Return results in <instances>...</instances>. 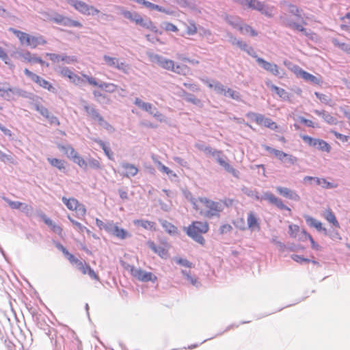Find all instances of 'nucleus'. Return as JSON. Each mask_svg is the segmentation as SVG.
Segmentation results:
<instances>
[{
    "mask_svg": "<svg viewBox=\"0 0 350 350\" xmlns=\"http://www.w3.org/2000/svg\"><path fill=\"white\" fill-rule=\"evenodd\" d=\"M21 57L24 62L27 63H39L40 64H44V63L40 57H36L29 51H26L21 54Z\"/></svg>",
    "mask_w": 350,
    "mask_h": 350,
    "instance_id": "obj_24",
    "label": "nucleus"
},
{
    "mask_svg": "<svg viewBox=\"0 0 350 350\" xmlns=\"http://www.w3.org/2000/svg\"><path fill=\"white\" fill-rule=\"evenodd\" d=\"M46 43V41L42 36H33L29 35L25 45L31 48H36L38 45H44Z\"/></svg>",
    "mask_w": 350,
    "mask_h": 350,
    "instance_id": "obj_19",
    "label": "nucleus"
},
{
    "mask_svg": "<svg viewBox=\"0 0 350 350\" xmlns=\"http://www.w3.org/2000/svg\"><path fill=\"white\" fill-rule=\"evenodd\" d=\"M315 95L323 103L330 104L332 102V99L329 95L320 94L318 92H315Z\"/></svg>",
    "mask_w": 350,
    "mask_h": 350,
    "instance_id": "obj_55",
    "label": "nucleus"
},
{
    "mask_svg": "<svg viewBox=\"0 0 350 350\" xmlns=\"http://www.w3.org/2000/svg\"><path fill=\"white\" fill-rule=\"evenodd\" d=\"M72 161L77 163L79 167L85 168L88 165L87 162L83 159L82 157L76 151L73 155L70 157Z\"/></svg>",
    "mask_w": 350,
    "mask_h": 350,
    "instance_id": "obj_40",
    "label": "nucleus"
},
{
    "mask_svg": "<svg viewBox=\"0 0 350 350\" xmlns=\"http://www.w3.org/2000/svg\"><path fill=\"white\" fill-rule=\"evenodd\" d=\"M135 23L152 31L157 32L158 31L157 27L150 19L145 21L139 14L135 18Z\"/></svg>",
    "mask_w": 350,
    "mask_h": 350,
    "instance_id": "obj_20",
    "label": "nucleus"
},
{
    "mask_svg": "<svg viewBox=\"0 0 350 350\" xmlns=\"http://www.w3.org/2000/svg\"><path fill=\"white\" fill-rule=\"evenodd\" d=\"M58 148L63 151L64 154L70 159L76 152V150L70 146L59 145Z\"/></svg>",
    "mask_w": 350,
    "mask_h": 350,
    "instance_id": "obj_43",
    "label": "nucleus"
},
{
    "mask_svg": "<svg viewBox=\"0 0 350 350\" xmlns=\"http://www.w3.org/2000/svg\"><path fill=\"white\" fill-rule=\"evenodd\" d=\"M88 163L90 166L94 169H100L101 165L98 160L95 159H91L89 160Z\"/></svg>",
    "mask_w": 350,
    "mask_h": 350,
    "instance_id": "obj_63",
    "label": "nucleus"
},
{
    "mask_svg": "<svg viewBox=\"0 0 350 350\" xmlns=\"http://www.w3.org/2000/svg\"><path fill=\"white\" fill-rule=\"evenodd\" d=\"M14 90L9 86L8 83H5L3 87L0 86V96L10 100L14 98Z\"/></svg>",
    "mask_w": 350,
    "mask_h": 350,
    "instance_id": "obj_26",
    "label": "nucleus"
},
{
    "mask_svg": "<svg viewBox=\"0 0 350 350\" xmlns=\"http://www.w3.org/2000/svg\"><path fill=\"white\" fill-rule=\"evenodd\" d=\"M227 22L233 27H238L240 18L237 16H228L226 18Z\"/></svg>",
    "mask_w": 350,
    "mask_h": 350,
    "instance_id": "obj_56",
    "label": "nucleus"
},
{
    "mask_svg": "<svg viewBox=\"0 0 350 350\" xmlns=\"http://www.w3.org/2000/svg\"><path fill=\"white\" fill-rule=\"evenodd\" d=\"M217 162L219 163V165L224 167L227 172L231 173L234 176H238L239 172L236 170L234 168H233L228 162H226L222 158H218Z\"/></svg>",
    "mask_w": 350,
    "mask_h": 350,
    "instance_id": "obj_33",
    "label": "nucleus"
},
{
    "mask_svg": "<svg viewBox=\"0 0 350 350\" xmlns=\"http://www.w3.org/2000/svg\"><path fill=\"white\" fill-rule=\"evenodd\" d=\"M121 167L124 170V176L128 178L135 176L139 172L135 165L129 163H122Z\"/></svg>",
    "mask_w": 350,
    "mask_h": 350,
    "instance_id": "obj_22",
    "label": "nucleus"
},
{
    "mask_svg": "<svg viewBox=\"0 0 350 350\" xmlns=\"http://www.w3.org/2000/svg\"><path fill=\"white\" fill-rule=\"evenodd\" d=\"M224 96L230 97L234 100H239L240 99V94L231 89V88H226V94H224Z\"/></svg>",
    "mask_w": 350,
    "mask_h": 350,
    "instance_id": "obj_47",
    "label": "nucleus"
},
{
    "mask_svg": "<svg viewBox=\"0 0 350 350\" xmlns=\"http://www.w3.org/2000/svg\"><path fill=\"white\" fill-rule=\"evenodd\" d=\"M276 190L279 194L285 198L295 201H299L300 200L299 196L295 191L287 187H278Z\"/></svg>",
    "mask_w": 350,
    "mask_h": 350,
    "instance_id": "obj_18",
    "label": "nucleus"
},
{
    "mask_svg": "<svg viewBox=\"0 0 350 350\" xmlns=\"http://www.w3.org/2000/svg\"><path fill=\"white\" fill-rule=\"evenodd\" d=\"M295 73L299 76H300L303 79L307 81H310L314 84H320L321 83V80L317 77L310 74L309 72L302 70L299 67H296L295 69Z\"/></svg>",
    "mask_w": 350,
    "mask_h": 350,
    "instance_id": "obj_15",
    "label": "nucleus"
},
{
    "mask_svg": "<svg viewBox=\"0 0 350 350\" xmlns=\"http://www.w3.org/2000/svg\"><path fill=\"white\" fill-rule=\"evenodd\" d=\"M189 68L187 65L174 64L172 72H174L178 75H186L187 73L189 72Z\"/></svg>",
    "mask_w": 350,
    "mask_h": 350,
    "instance_id": "obj_38",
    "label": "nucleus"
},
{
    "mask_svg": "<svg viewBox=\"0 0 350 350\" xmlns=\"http://www.w3.org/2000/svg\"><path fill=\"white\" fill-rule=\"evenodd\" d=\"M247 227L252 230H259L260 228L259 219L256 213L250 211L247 217Z\"/></svg>",
    "mask_w": 350,
    "mask_h": 350,
    "instance_id": "obj_16",
    "label": "nucleus"
},
{
    "mask_svg": "<svg viewBox=\"0 0 350 350\" xmlns=\"http://www.w3.org/2000/svg\"><path fill=\"white\" fill-rule=\"evenodd\" d=\"M301 138L305 143L312 147H316L319 140V139L312 138L308 135H303Z\"/></svg>",
    "mask_w": 350,
    "mask_h": 350,
    "instance_id": "obj_48",
    "label": "nucleus"
},
{
    "mask_svg": "<svg viewBox=\"0 0 350 350\" xmlns=\"http://www.w3.org/2000/svg\"><path fill=\"white\" fill-rule=\"evenodd\" d=\"M256 62L260 64L265 70L270 72L273 75H278L280 74L279 67L276 64L268 62L261 57H257Z\"/></svg>",
    "mask_w": 350,
    "mask_h": 350,
    "instance_id": "obj_17",
    "label": "nucleus"
},
{
    "mask_svg": "<svg viewBox=\"0 0 350 350\" xmlns=\"http://www.w3.org/2000/svg\"><path fill=\"white\" fill-rule=\"evenodd\" d=\"M238 29L243 34L250 33L252 36H256L258 35L257 31L252 27L246 24L239 25Z\"/></svg>",
    "mask_w": 350,
    "mask_h": 350,
    "instance_id": "obj_37",
    "label": "nucleus"
},
{
    "mask_svg": "<svg viewBox=\"0 0 350 350\" xmlns=\"http://www.w3.org/2000/svg\"><path fill=\"white\" fill-rule=\"evenodd\" d=\"M107 232L115 236L120 239H124L130 237V234L126 230L118 227L113 221H109V225L107 226Z\"/></svg>",
    "mask_w": 350,
    "mask_h": 350,
    "instance_id": "obj_11",
    "label": "nucleus"
},
{
    "mask_svg": "<svg viewBox=\"0 0 350 350\" xmlns=\"http://www.w3.org/2000/svg\"><path fill=\"white\" fill-rule=\"evenodd\" d=\"M247 116L250 118L251 121L256 122L261 126H265L271 130L278 129V125L275 122L270 118H265L261 114L249 113Z\"/></svg>",
    "mask_w": 350,
    "mask_h": 350,
    "instance_id": "obj_5",
    "label": "nucleus"
},
{
    "mask_svg": "<svg viewBox=\"0 0 350 350\" xmlns=\"http://www.w3.org/2000/svg\"><path fill=\"white\" fill-rule=\"evenodd\" d=\"M47 161L53 166L59 170H64L66 168V162L64 160L57 158H48Z\"/></svg>",
    "mask_w": 350,
    "mask_h": 350,
    "instance_id": "obj_30",
    "label": "nucleus"
},
{
    "mask_svg": "<svg viewBox=\"0 0 350 350\" xmlns=\"http://www.w3.org/2000/svg\"><path fill=\"white\" fill-rule=\"evenodd\" d=\"M157 163L159 170L161 171L162 172L165 173L166 174L172 176L173 177L176 176V174L175 173H174L170 168L162 164L161 162L157 161Z\"/></svg>",
    "mask_w": 350,
    "mask_h": 350,
    "instance_id": "obj_50",
    "label": "nucleus"
},
{
    "mask_svg": "<svg viewBox=\"0 0 350 350\" xmlns=\"http://www.w3.org/2000/svg\"><path fill=\"white\" fill-rule=\"evenodd\" d=\"M103 58L105 63L108 66L115 67L118 70L124 71V72H127L129 66L124 62L119 63L118 59L111 57L108 55H104Z\"/></svg>",
    "mask_w": 350,
    "mask_h": 350,
    "instance_id": "obj_14",
    "label": "nucleus"
},
{
    "mask_svg": "<svg viewBox=\"0 0 350 350\" xmlns=\"http://www.w3.org/2000/svg\"><path fill=\"white\" fill-rule=\"evenodd\" d=\"M270 88L271 90L274 91L280 97L284 99L288 98V93L284 89L274 85H271Z\"/></svg>",
    "mask_w": 350,
    "mask_h": 350,
    "instance_id": "obj_46",
    "label": "nucleus"
},
{
    "mask_svg": "<svg viewBox=\"0 0 350 350\" xmlns=\"http://www.w3.org/2000/svg\"><path fill=\"white\" fill-rule=\"evenodd\" d=\"M175 62L173 60L161 58L159 60V64L163 68L172 71Z\"/></svg>",
    "mask_w": 350,
    "mask_h": 350,
    "instance_id": "obj_39",
    "label": "nucleus"
},
{
    "mask_svg": "<svg viewBox=\"0 0 350 350\" xmlns=\"http://www.w3.org/2000/svg\"><path fill=\"white\" fill-rule=\"evenodd\" d=\"M320 115H322L325 120L330 124H336L337 123L336 118L332 116L328 113H325V111H323L320 113Z\"/></svg>",
    "mask_w": 350,
    "mask_h": 350,
    "instance_id": "obj_54",
    "label": "nucleus"
},
{
    "mask_svg": "<svg viewBox=\"0 0 350 350\" xmlns=\"http://www.w3.org/2000/svg\"><path fill=\"white\" fill-rule=\"evenodd\" d=\"M62 200L67 208L76 213L79 217H84L86 215L87 210L85 205L81 203L75 198L62 197Z\"/></svg>",
    "mask_w": 350,
    "mask_h": 350,
    "instance_id": "obj_3",
    "label": "nucleus"
},
{
    "mask_svg": "<svg viewBox=\"0 0 350 350\" xmlns=\"http://www.w3.org/2000/svg\"><path fill=\"white\" fill-rule=\"evenodd\" d=\"M306 220L307 224L310 226L315 228L317 230H319V231L322 230H325V229L323 228L322 223L321 221H318L317 219H316L312 217L307 216L306 217Z\"/></svg>",
    "mask_w": 350,
    "mask_h": 350,
    "instance_id": "obj_34",
    "label": "nucleus"
},
{
    "mask_svg": "<svg viewBox=\"0 0 350 350\" xmlns=\"http://www.w3.org/2000/svg\"><path fill=\"white\" fill-rule=\"evenodd\" d=\"M96 142L101 146L107 157L110 160H113V152H111L110 148L108 146H107L104 142L101 140H96Z\"/></svg>",
    "mask_w": 350,
    "mask_h": 350,
    "instance_id": "obj_44",
    "label": "nucleus"
},
{
    "mask_svg": "<svg viewBox=\"0 0 350 350\" xmlns=\"http://www.w3.org/2000/svg\"><path fill=\"white\" fill-rule=\"evenodd\" d=\"M288 229L289 235L292 238H295L297 236L299 232L300 231L299 227L295 224L289 225Z\"/></svg>",
    "mask_w": 350,
    "mask_h": 350,
    "instance_id": "obj_53",
    "label": "nucleus"
},
{
    "mask_svg": "<svg viewBox=\"0 0 350 350\" xmlns=\"http://www.w3.org/2000/svg\"><path fill=\"white\" fill-rule=\"evenodd\" d=\"M165 29L166 31H170L174 32H176L178 30L177 27L171 23H165Z\"/></svg>",
    "mask_w": 350,
    "mask_h": 350,
    "instance_id": "obj_64",
    "label": "nucleus"
},
{
    "mask_svg": "<svg viewBox=\"0 0 350 350\" xmlns=\"http://www.w3.org/2000/svg\"><path fill=\"white\" fill-rule=\"evenodd\" d=\"M66 2L77 12L83 15H94L100 12V11L93 5H88L81 0H66Z\"/></svg>",
    "mask_w": 350,
    "mask_h": 350,
    "instance_id": "obj_4",
    "label": "nucleus"
},
{
    "mask_svg": "<svg viewBox=\"0 0 350 350\" xmlns=\"http://www.w3.org/2000/svg\"><path fill=\"white\" fill-rule=\"evenodd\" d=\"M183 273L193 286H198L199 284V282L196 278L191 276L189 273H187L186 271H183Z\"/></svg>",
    "mask_w": 350,
    "mask_h": 350,
    "instance_id": "obj_61",
    "label": "nucleus"
},
{
    "mask_svg": "<svg viewBox=\"0 0 350 350\" xmlns=\"http://www.w3.org/2000/svg\"><path fill=\"white\" fill-rule=\"evenodd\" d=\"M241 3L249 8L258 10L269 17L272 16L271 10H264L265 3L258 0H242Z\"/></svg>",
    "mask_w": 350,
    "mask_h": 350,
    "instance_id": "obj_8",
    "label": "nucleus"
},
{
    "mask_svg": "<svg viewBox=\"0 0 350 350\" xmlns=\"http://www.w3.org/2000/svg\"><path fill=\"white\" fill-rule=\"evenodd\" d=\"M147 245L150 248L155 254L159 255L163 258H166L168 256L169 245L167 242L163 241L160 245H157L153 241H147Z\"/></svg>",
    "mask_w": 350,
    "mask_h": 350,
    "instance_id": "obj_7",
    "label": "nucleus"
},
{
    "mask_svg": "<svg viewBox=\"0 0 350 350\" xmlns=\"http://www.w3.org/2000/svg\"><path fill=\"white\" fill-rule=\"evenodd\" d=\"M286 25L293 29H295V30L301 31V32L306 31V29L303 26H301L299 24H297L294 22H292V21H288Z\"/></svg>",
    "mask_w": 350,
    "mask_h": 350,
    "instance_id": "obj_58",
    "label": "nucleus"
},
{
    "mask_svg": "<svg viewBox=\"0 0 350 350\" xmlns=\"http://www.w3.org/2000/svg\"><path fill=\"white\" fill-rule=\"evenodd\" d=\"M262 198L267 200L270 204L275 205L279 209L286 210L289 212L291 211V208L286 206L281 199L278 198L271 193H265Z\"/></svg>",
    "mask_w": 350,
    "mask_h": 350,
    "instance_id": "obj_12",
    "label": "nucleus"
},
{
    "mask_svg": "<svg viewBox=\"0 0 350 350\" xmlns=\"http://www.w3.org/2000/svg\"><path fill=\"white\" fill-rule=\"evenodd\" d=\"M135 104L137 107L141 108L142 109H149L151 108V105L148 103H144L139 98H136L135 100Z\"/></svg>",
    "mask_w": 350,
    "mask_h": 350,
    "instance_id": "obj_57",
    "label": "nucleus"
},
{
    "mask_svg": "<svg viewBox=\"0 0 350 350\" xmlns=\"http://www.w3.org/2000/svg\"><path fill=\"white\" fill-rule=\"evenodd\" d=\"M42 219L44 222L51 228V230L57 234L59 236L62 237L63 235V228L55 224L50 218L47 217L45 215H42Z\"/></svg>",
    "mask_w": 350,
    "mask_h": 350,
    "instance_id": "obj_23",
    "label": "nucleus"
},
{
    "mask_svg": "<svg viewBox=\"0 0 350 350\" xmlns=\"http://www.w3.org/2000/svg\"><path fill=\"white\" fill-rule=\"evenodd\" d=\"M301 138L305 143L312 147H316L319 140V139L312 138L308 135H303Z\"/></svg>",
    "mask_w": 350,
    "mask_h": 350,
    "instance_id": "obj_49",
    "label": "nucleus"
},
{
    "mask_svg": "<svg viewBox=\"0 0 350 350\" xmlns=\"http://www.w3.org/2000/svg\"><path fill=\"white\" fill-rule=\"evenodd\" d=\"M68 219L70 220V221L72 223V224L74 226V227L77 229V230L79 233H83L84 232H86L88 234L91 233V231L88 228H87L85 226H83L81 223L75 220L70 215H68Z\"/></svg>",
    "mask_w": 350,
    "mask_h": 350,
    "instance_id": "obj_31",
    "label": "nucleus"
},
{
    "mask_svg": "<svg viewBox=\"0 0 350 350\" xmlns=\"http://www.w3.org/2000/svg\"><path fill=\"white\" fill-rule=\"evenodd\" d=\"M135 1H136L137 3H139V4H142L143 5H144L145 7L150 9V10H157L159 12H165V9L163 8L162 7L158 5H156V4H154L151 2H149L148 1H146V0H135Z\"/></svg>",
    "mask_w": 350,
    "mask_h": 350,
    "instance_id": "obj_32",
    "label": "nucleus"
},
{
    "mask_svg": "<svg viewBox=\"0 0 350 350\" xmlns=\"http://www.w3.org/2000/svg\"><path fill=\"white\" fill-rule=\"evenodd\" d=\"M132 275L137 278L138 280L142 282H149L151 281L154 282L157 278L151 272H147L142 269L132 270Z\"/></svg>",
    "mask_w": 350,
    "mask_h": 350,
    "instance_id": "obj_13",
    "label": "nucleus"
},
{
    "mask_svg": "<svg viewBox=\"0 0 350 350\" xmlns=\"http://www.w3.org/2000/svg\"><path fill=\"white\" fill-rule=\"evenodd\" d=\"M9 31L13 33L18 38L21 44H26L27 40L29 34L14 28H10Z\"/></svg>",
    "mask_w": 350,
    "mask_h": 350,
    "instance_id": "obj_29",
    "label": "nucleus"
},
{
    "mask_svg": "<svg viewBox=\"0 0 350 350\" xmlns=\"http://www.w3.org/2000/svg\"><path fill=\"white\" fill-rule=\"evenodd\" d=\"M291 258L295 260V262L302 264L304 262H310V260L306 258H304L299 255L293 254L291 256Z\"/></svg>",
    "mask_w": 350,
    "mask_h": 350,
    "instance_id": "obj_59",
    "label": "nucleus"
},
{
    "mask_svg": "<svg viewBox=\"0 0 350 350\" xmlns=\"http://www.w3.org/2000/svg\"><path fill=\"white\" fill-rule=\"evenodd\" d=\"M208 86V88L213 89L217 93L219 94H226V88L219 81H214L213 83H209Z\"/></svg>",
    "mask_w": 350,
    "mask_h": 350,
    "instance_id": "obj_35",
    "label": "nucleus"
},
{
    "mask_svg": "<svg viewBox=\"0 0 350 350\" xmlns=\"http://www.w3.org/2000/svg\"><path fill=\"white\" fill-rule=\"evenodd\" d=\"M323 217L330 224H332L334 227L339 228L340 224L337 221L334 213L332 211L330 208L325 210L324 213L323 214Z\"/></svg>",
    "mask_w": 350,
    "mask_h": 350,
    "instance_id": "obj_27",
    "label": "nucleus"
},
{
    "mask_svg": "<svg viewBox=\"0 0 350 350\" xmlns=\"http://www.w3.org/2000/svg\"><path fill=\"white\" fill-rule=\"evenodd\" d=\"M161 225L163 228L165 230V231L167 232L169 234H174L178 232L177 228L167 221H163L161 222Z\"/></svg>",
    "mask_w": 350,
    "mask_h": 350,
    "instance_id": "obj_41",
    "label": "nucleus"
},
{
    "mask_svg": "<svg viewBox=\"0 0 350 350\" xmlns=\"http://www.w3.org/2000/svg\"><path fill=\"white\" fill-rule=\"evenodd\" d=\"M51 21L56 24L62 25L64 26H72L77 27H82V24L80 22L72 20L59 14H56L55 16L51 18Z\"/></svg>",
    "mask_w": 350,
    "mask_h": 350,
    "instance_id": "obj_10",
    "label": "nucleus"
},
{
    "mask_svg": "<svg viewBox=\"0 0 350 350\" xmlns=\"http://www.w3.org/2000/svg\"><path fill=\"white\" fill-rule=\"evenodd\" d=\"M316 147H317V148L321 151L325 152L327 153H329L331 150L330 145L325 141L321 139H319Z\"/></svg>",
    "mask_w": 350,
    "mask_h": 350,
    "instance_id": "obj_45",
    "label": "nucleus"
},
{
    "mask_svg": "<svg viewBox=\"0 0 350 350\" xmlns=\"http://www.w3.org/2000/svg\"><path fill=\"white\" fill-rule=\"evenodd\" d=\"M301 233L303 234V241L308 239L311 243V247L312 249L319 250L320 249V246L314 241L312 236L306 232L304 230L301 231Z\"/></svg>",
    "mask_w": 350,
    "mask_h": 350,
    "instance_id": "obj_42",
    "label": "nucleus"
},
{
    "mask_svg": "<svg viewBox=\"0 0 350 350\" xmlns=\"http://www.w3.org/2000/svg\"><path fill=\"white\" fill-rule=\"evenodd\" d=\"M48 113H49V111H42V114L44 116H46V118L49 119V122L51 124H59V122H58L57 118H55V117H51V118H49V116L48 115Z\"/></svg>",
    "mask_w": 350,
    "mask_h": 350,
    "instance_id": "obj_62",
    "label": "nucleus"
},
{
    "mask_svg": "<svg viewBox=\"0 0 350 350\" xmlns=\"http://www.w3.org/2000/svg\"><path fill=\"white\" fill-rule=\"evenodd\" d=\"M62 77L68 78L72 82L78 84L81 82V78L67 67L62 68L59 71Z\"/></svg>",
    "mask_w": 350,
    "mask_h": 350,
    "instance_id": "obj_21",
    "label": "nucleus"
},
{
    "mask_svg": "<svg viewBox=\"0 0 350 350\" xmlns=\"http://www.w3.org/2000/svg\"><path fill=\"white\" fill-rule=\"evenodd\" d=\"M193 208L201 217L206 219L219 217L224 208L231 207L234 204L232 198H224L217 201L206 197H199L191 201Z\"/></svg>",
    "mask_w": 350,
    "mask_h": 350,
    "instance_id": "obj_1",
    "label": "nucleus"
},
{
    "mask_svg": "<svg viewBox=\"0 0 350 350\" xmlns=\"http://www.w3.org/2000/svg\"><path fill=\"white\" fill-rule=\"evenodd\" d=\"M209 230L207 221H193L186 229L187 234L200 245H204L205 240L202 236L206 234Z\"/></svg>",
    "mask_w": 350,
    "mask_h": 350,
    "instance_id": "obj_2",
    "label": "nucleus"
},
{
    "mask_svg": "<svg viewBox=\"0 0 350 350\" xmlns=\"http://www.w3.org/2000/svg\"><path fill=\"white\" fill-rule=\"evenodd\" d=\"M81 273L84 275L88 274L92 279L99 281L98 275L94 272V271L90 267L88 263H85L80 269Z\"/></svg>",
    "mask_w": 350,
    "mask_h": 350,
    "instance_id": "obj_28",
    "label": "nucleus"
},
{
    "mask_svg": "<svg viewBox=\"0 0 350 350\" xmlns=\"http://www.w3.org/2000/svg\"><path fill=\"white\" fill-rule=\"evenodd\" d=\"M99 88L108 92H113L117 89V86L113 83H103L99 85Z\"/></svg>",
    "mask_w": 350,
    "mask_h": 350,
    "instance_id": "obj_52",
    "label": "nucleus"
},
{
    "mask_svg": "<svg viewBox=\"0 0 350 350\" xmlns=\"http://www.w3.org/2000/svg\"><path fill=\"white\" fill-rule=\"evenodd\" d=\"M8 203L9 206L13 209L27 208L28 206L24 203L18 201L8 200Z\"/></svg>",
    "mask_w": 350,
    "mask_h": 350,
    "instance_id": "obj_51",
    "label": "nucleus"
},
{
    "mask_svg": "<svg viewBox=\"0 0 350 350\" xmlns=\"http://www.w3.org/2000/svg\"><path fill=\"white\" fill-rule=\"evenodd\" d=\"M123 15L125 18L135 22V18L138 16L139 14L137 12H131L130 11H124L123 12Z\"/></svg>",
    "mask_w": 350,
    "mask_h": 350,
    "instance_id": "obj_60",
    "label": "nucleus"
},
{
    "mask_svg": "<svg viewBox=\"0 0 350 350\" xmlns=\"http://www.w3.org/2000/svg\"><path fill=\"white\" fill-rule=\"evenodd\" d=\"M264 148L267 151L273 154L277 159H278L281 161H284L286 159L288 163L291 164H294L297 162V158L291 154H288L281 150L272 148L268 146H265Z\"/></svg>",
    "mask_w": 350,
    "mask_h": 350,
    "instance_id": "obj_9",
    "label": "nucleus"
},
{
    "mask_svg": "<svg viewBox=\"0 0 350 350\" xmlns=\"http://www.w3.org/2000/svg\"><path fill=\"white\" fill-rule=\"evenodd\" d=\"M24 73L29 77L33 82L37 83L39 86L43 88L44 89H46L50 92H54L55 88L53 85L48 81L40 77V76L34 74L27 68L24 70Z\"/></svg>",
    "mask_w": 350,
    "mask_h": 350,
    "instance_id": "obj_6",
    "label": "nucleus"
},
{
    "mask_svg": "<svg viewBox=\"0 0 350 350\" xmlns=\"http://www.w3.org/2000/svg\"><path fill=\"white\" fill-rule=\"evenodd\" d=\"M314 183L318 185H321L325 189L336 188L338 186L337 184L328 182L325 178H319L317 177V178H314Z\"/></svg>",
    "mask_w": 350,
    "mask_h": 350,
    "instance_id": "obj_36",
    "label": "nucleus"
},
{
    "mask_svg": "<svg viewBox=\"0 0 350 350\" xmlns=\"http://www.w3.org/2000/svg\"><path fill=\"white\" fill-rule=\"evenodd\" d=\"M134 224L137 226H141L146 230L155 231L157 230V224L154 221L146 219H136L133 221Z\"/></svg>",
    "mask_w": 350,
    "mask_h": 350,
    "instance_id": "obj_25",
    "label": "nucleus"
}]
</instances>
